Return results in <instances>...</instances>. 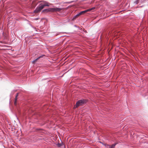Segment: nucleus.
<instances>
[{
    "label": "nucleus",
    "instance_id": "obj_1",
    "mask_svg": "<svg viewBox=\"0 0 148 148\" xmlns=\"http://www.w3.org/2000/svg\"><path fill=\"white\" fill-rule=\"evenodd\" d=\"M48 4V3L47 2L45 3L44 4L42 3L40 4L34 10V12L35 13H37L43 9L45 6H49V5Z\"/></svg>",
    "mask_w": 148,
    "mask_h": 148
},
{
    "label": "nucleus",
    "instance_id": "obj_2",
    "mask_svg": "<svg viewBox=\"0 0 148 148\" xmlns=\"http://www.w3.org/2000/svg\"><path fill=\"white\" fill-rule=\"evenodd\" d=\"M86 100L82 99L79 100L77 101L74 107V108H76L78 107L83 105L85 103H86Z\"/></svg>",
    "mask_w": 148,
    "mask_h": 148
},
{
    "label": "nucleus",
    "instance_id": "obj_3",
    "mask_svg": "<svg viewBox=\"0 0 148 148\" xmlns=\"http://www.w3.org/2000/svg\"><path fill=\"white\" fill-rule=\"evenodd\" d=\"M52 12H60L62 10V9L60 8H52L51 9Z\"/></svg>",
    "mask_w": 148,
    "mask_h": 148
},
{
    "label": "nucleus",
    "instance_id": "obj_4",
    "mask_svg": "<svg viewBox=\"0 0 148 148\" xmlns=\"http://www.w3.org/2000/svg\"><path fill=\"white\" fill-rule=\"evenodd\" d=\"M90 10H91V9H88L86 10L82 11L81 12H80L79 13V14H80V15H81L82 14H84V13L87 12H88L90 11Z\"/></svg>",
    "mask_w": 148,
    "mask_h": 148
},
{
    "label": "nucleus",
    "instance_id": "obj_5",
    "mask_svg": "<svg viewBox=\"0 0 148 148\" xmlns=\"http://www.w3.org/2000/svg\"><path fill=\"white\" fill-rule=\"evenodd\" d=\"M51 8H49L48 9H46L43 10V12H52L51 10Z\"/></svg>",
    "mask_w": 148,
    "mask_h": 148
},
{
    "label": "nucleus",
    "instance_id": "obj_6",
    "mask_svg": "<svg viewBox=\"0 0 148 148\" xmlns=\"http://www.w3.org/2000/svg\"><path fill=\"white\" fill-rule=\"evenodd\" d=\"M44 55H42L41 56H39L38 58H37V59H35V60H34L32 62L33 63H35V62L39 59L41 58H42L43 57V56H44Z\"/></svg>",
    "mask_w": 148,
    "mask_h": 148
},
{
    "label": "nucleus",
    "instance_id": "obj_7",
    "mask_svg": "<svg viewBox=\"0 0 148 148\" xmlns=\"http://www.w3.org/2000/svg\"><path fill=\"white\" fill-rule=\"evenodd\" d=\"M18 93H17V94H16V96L15 97V101H14V104L15 105H16V100H17V97L18 96Z\"/></svg>",
    "mask_w": 148,
    "mask_h": 148
},
{
    "label": "nucleus",
    "instance_id": "obj_8",
    "mask_svg": "<svg viewBox=\"0 0 148 148\" xmlns=\"http://www.w3.org/2000/svg\"><path fill=\"white\" fill-rule=\"evenodd\" d=\"M80 16V15L79 14V13L78 14H77V15L75 16L73 18V20H74V19H75L76 18H77L78 16Z\"/></svg>",
    "mask_w": 148,
    "mask_h": 148
},
{
    "label": "nucleus",
    "instance_id": "obj_9",
    "mask_svg": "<svg viewBox=\"0 0 148 148\" xmlns=\"http://www.w3.org/2000/svg\"><path fill=\"white\" fill-rule=\"evenodd\" d=\"M116 144H113L111 145L109 148H114Z\"/></svg>",
    "mask_w": 148,
    "mask_h": 148
},
{
    "label": "nucleus",
    "instance_id": "obj_10",
    "mask_svg": "<svg viewBox=\"0 0 148 148\" xmlns=\"http://www.w3.org/2000/svg\"><path fill=\"white\" fill-rule=\"evenodd\" d=\"M94 8H92L89 9H91V10H92V9H94Z\"/></svg>",
    "mask_w": 148,
    "mask_h": 148
}]
</instances>
